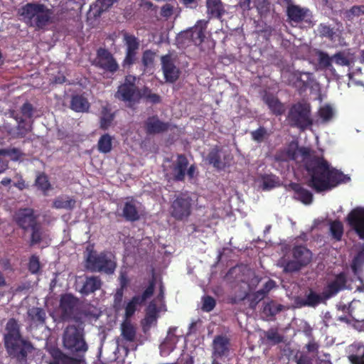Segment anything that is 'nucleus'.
<instances>
[{
  "label": "nucleus",
  "instance_id": "1",
  "mask_svg": "<svg viewBox=\"0 0 364 364\" xmlns=\"http://www.w3.org/2000/svg\"><path fill=\"white\" fill-rule=\"evenodd\" d=\"M277 160H294L303 162L309 175V186L317 192L328 191L341 183L350 181V177L330 166L323 157L315 156L309 149L299 148L295 142L290 143L284 151L276 156Z\"/></svg>",
  "mask_w": 364,
  "mask_h": 364
},
{
  "label": "nucleus",
  "instance_id": "2",
  "mask_svg": "<svg viewBox=\"0 0 364 364\" xmlns=\"http://www.w3.org/2000/svg\"><path fill=\"white\" fill-rule=\"evenodd\" d=\"M22 20L29 26L42 29L52 22L53 11L39 2L28 3L19 9Z\"/></svg>",
  "mask_w": 364,
  "mask_h": 364
},
{
  "label": "nucleus",
  "instance_id": "3",
  "mask_svg": "<svg viewBox=\"0 0 364 364\" xmlns=\"http://www.w3.org/2000/svg\"><path fill=\"white\" fill-rule=\"evenodd\" d=\"M4 343L9 354L18 358H24L31 348L30 343L22 339L19 326L13 318L6 323Z\"/></svg>",
  "mask_w": 364,
  "mask_h": 364
},
{
  "label": "nucleus",
  "instance_id": "4",
  "mask_svg": "<svg viewBox=\"0 0 364 364\" xmlns=\"http://www.w3.org/2000/svg\"><path fill=\"white\" fill-rule=\"evenodd\" d=\"M135 77L134 76H127L124 82L121 85L115 97L132 106L133 103L137 102L141 97L146 98L152 102L159 101V95L151 93V90L145 87L141 93L134 85Z\"/></svg>",
  "mask_w": 364,
  "mask_h": 364
},
{
  "label": "nucleus",
  "instance_id": "5",
  "mask_svg": "<svg viewBox=\"0 0 364 364\" xmlns=\"http://www.w3.org/2000/svg\"><path fill=\"white\" fill-rule=\"evenodd\" d=\"M85 267L92 272L112 274L116 268V261L112 253H98L92 246H88L85 252Z\"/></svg>",
  "mask_w": 364,
  "mask_h": 364
},
{
  "label": "nucleus",
  "instance_id": "6",
  "mask_svg": "<svg viewBox=\"0 0 364 364\" xmlns=\"http://www.w3.org/2000/svg\"><path fill=\"white\" fill-rule=\"evenodd\" d=\"M311 259V252L305 247L297 246L293 250L292 259L284 257L278 261L277 264L282 267L285 272H293L308 264Z\"/></svg>",
  "mask_w": 364,
  "mask_h": 364
},
{
  "label": "nucleus",
  "instance_id": "7",
  "mask_svg": "<svg viewBox=\"0 0 364 364\" xmlns=\"http://www.w3.org/2000/svg\"><path fill=\"white\" fill-rule=\"evenodd\" d=\"M157 287L159 288L158 296L149 303L146 311V316L142 321L143 329L145 332L156 326L159 314L166 311L164 302V287L161 282H159Z\"/></svg>",
  "mask_w": 364,
  "mask_h": 364
},
{
  "label": "nucleus",
  "instance_id": "8",
  "mask_svg": "<svg viewBox=\"0 0 364 364\" xmlns=\"http://www.w3.org/2000/svg\"><path fill=\"white\" fill-rule=\"evenodd\" d=\"M63 345L65 348L73 353H84L87 350L82 329L75 326H69L66 328L63 336Z\"/></svg>",
  "mask_w": 364,
  "mask_h": 364
},
{
  "label": "nucleus",
  "instance_id": "9",
  "mask_svg": "<svg viewBox=\"0 0 364 364\" xmlns=\"http://www.w3.org/2000/svg\"><path fill=\"white\" fill-rule=\"evenodd\" d=\"M15 220L23 230L31 229L32 230V243L40 242L41 232L39 227L36 225V217L32 209L25 208L19 210L15 215Z\"/></svg>",
  "mask_w": 364,
  "mask_h": 364
},
{
  "label": "nucleus",
  "instance_id": "10",
  "mask_svg": "<svg viewBox=\"0 0 364 364\" xmlns=\"http://www.w3.org/2000/svg\"><path fill=\"white\" fill-rule=\"evenodd\" d=\"M289 120L297 127L304 129L312 124L310 117V105L307 103H298L294 105L289 114Z\"/></svg>",
  "mask_w": 364,
  "mask_h": 364
},
{
  "label": "nucleus",
  "instance_id": "11",
  "mask_svg": "<svg viewBox=\"0 0 364 364\" xmlns=\"http://www.w3.org/2000/svg\"><path fill=\"white\" fill-rule=\"evenodd\" d=\"M191 199L187 194H181L172 202L171 215L177 220L188 218L191 213Z\"/></svg>",
  "mask_w": 364,
  "mask_h": 364
},
{
  "label": "nucleus",
  "instance_id": "12",
  "mask_svg": "<svg viewBox=\"0 0 364 364\" xmlns=\"http://www.w3.org/2000/svg\"><path fill=\"white\" fill-rule=\"evenodd\" d=\"M159 280H157L156 278H152L149 286L144 291L142 296H134L132 300H130L126 305L125 307V320H129V318L134 314L136 309L139 305L142 304L146 299H147L154 292V289L158 287Z\"/></svg>",
  "mask_w": 364,
  "mask_h": 364
},
{
  "label": "nucleus",
  "instance_id": "13",
  "mask_svg": "<svg viewBox=\"0 0 364 364\" xmlns=\"http://www.w3.org/2000/svg\"><path fill=\"white\" fill-rule=\"evenodd\" d=\"M351 282L352 281L347 279L346 273H340L336 275L334 280L327 286L324 292L326 294L325 297L329 298L342 289H353V287L351 286Z\"/></svg>",
  "mask_w": 364,
  "mask_h": 364
},
{
  "label": "nucleus",
  "instance_id": "14",
  "mask_svg": "<svg viewBox=\"0 0 364 364\" xmlns=\"http://www.w3.org/2000/svg\"><path fill=\"white\" fill-rule=\"evenodd\" d=\"M348 221L359 237L364 240V208H356L348 215Z\"/></svg>",
  "mask_w": 364,
  "mask_h": 364
},
{
  "label": "nucleus",
  "instance_id": "15",
  "mask_svg": "<svg viewBox=\"0 0 364 364\" xmlns=\"http://www.w3.org/2000/svg\"><path fill=\"white\" fill-rule=\"evenodd\" d=\"M96 64L106 71L114 73L119 68V65L113 56L105 49H99L96 59Z\"/></svg>",
  "mask_w": 364,
  "mask_h": 364
},
{
  "label": "nucleus",
  "instance_id": "16",
  "mask_svg": "<svg viewBox=\"0 0 364 364\" xmlns=\"http://www.w3.org/2000/svg\"><path fill=\"white\" fill-rule=\"evenodd\" d=\"M124 42L127 46L126 57L124 60V65H132L139 47V40L133 35L124 33Z\"/></svg>",
  "mask_w": 364,
  "mask_h": 364
},
{
  "label": "nucleus",
  "instance_id": "17",
  "mask_svg": "<svg viewBox=\"0 0 364 364\" xmlns=\"http://www.w3.org/2000/svg\"><path fill=\"white\" fill-rule=\"evenodd\" d=\"M162 70L166 82H173L179 77V69L175 65L170 55L161 57Z\"/></svg>",
  "mask_w": 364,
  "mask_h": 364
},
{
  "label": "nucleus",
  "instance_id": "18",
  "mask_svg": "<svg viewBox=\"0 0 364 364\" xmlns=\"http://www.w3.org/2000/svg\"><path fill=\"white\" fill-rule=\"evenodd\" d=\"M287 15L289 19L295 23L304 22L310 25L311 14L304 8L296 5H289L287 8Z\"/></svg>",
  "mask_w": 364,
  "mask_h": 364
},
{
  "label": "nucleus",
  "instance_id": "19",
  "mask_svg": "<svg viewBox=\"0 0 364 364\" xmlns=\"http://www.w3.org/2000/svg\"><path fill=\"white\" fill-rule=\"evenodd\" d=\"M364 264V247H362L357 255L353 257L351 269L353 274L357 277L360 284L356 286V291L364 292V283L361 278L362 267Z\"/></svg>",
  "mask_w": 364,
  "mask_h": 364
},
{
  "label": "nucleus",
  "instance_id": "20",
  "mask_svg": "<svg viewBox=\"0 0 364 364\" xmlns=\"http://www.w3.org/2000/svg\"><path fill=\"white\" fill-rule=\"evenodd\" d=\"M141 205L133 198H127L122 208L123 216L129 221H135L139 218Z\"/></svg>",
  "mask_w": 364,
  "mask_h": 364
},
{
  "label": "nucleus",
  "instance_id": "21",
  "mask_svg": "<svg viewBox=\"0 0 364 364\" xmlns=\"http://www.w3.org/2000/svg\"><path fill=\"white\" fill-rule=\"evenodd\" d=\"M348 358L352 364H364V345L355 342L348 347Z\"/></svg>",
  "mask_w": 364,
  "mask_h": 364
},
{
  "label": "nucleus",
  "instance_id": "22",
  "mask_svg": "<svg viewBox=\"0 0 364 364\" xmlns=\"http://www.w3.org/2000/svg\"><path fill=\"white\" fill-rule=\"evenodd\" d=\"M228 344L229 341L226 337L220 336L215 337L213 342L212 358L217 360V358L226 355L229 350Z\"/></svg>",
  "mask_w": 364,
  "mask_h": 364
},
{
  "label": "nucleus",
  "instance_id": "23",
  "mask_svg": "<svg viewBox=\"0 0 364 364\" xmlns=\"http://www.w3.org/2000/svg\"><path fill=\"white\" fill-rule=\"evenodd\" d=\"M27 320L31 328L43 325L46 320V312L41 308L33 307L27 312Z\"/></svg>",
  "mask_w": 364,
  "mask_h": 364
},
{
  "label": "nucleus",
  "instance_id": "24",
  "mask_svg": "<svg viewBox=\"0 0 364 364\" xmlns=\"http://www.w3.org/2000/svg\"><path fill=\"white\" fill-rule=\"evenodd\" d=\"M207 21L199 20L191 29V39L196 45H200L205 38V31L207 28Z\"/></svg>",
  "mask_w": 364,
  "mask_h": 364
},
{
  "label": "nucleus",
  "instance_id": "25",
  "mask_svg": "<svg viewBox=\"0 0 364 364\" xmlns=\"http://www.w3.org/2000/svg\"><path fill=\"white\" fill-rule=\"evenodd\" d=\"M171 331V328L166 338L160 346V353L162 356L169 355L174 350L178 341L176 336L172 333Z\"/></svg>",
  "mask_w": 364,
  "mask_h": 364
},
{
  "label": "nucleus",
  "instance_id": "26",
  "mask_svg": "<svg viewBox=\"0 0 364 364\" xmlns=\"http://www.w3.org/2000/svg\"><path fill=\"white\" fill-rule=\"evenodd\" d=\"M291 189L294 191V197L304 204H310L312 202L313 196L311 192L303 188L298 183H291Z\"/></svg>",
  "mask_w": 364,
  "mask_h": 364
},
{
  "label": "nucleus",
  "instance_id": "27",
  "mask_svg": "<svg viewBox=\"0 0 364 364\" xmlns=\"http://www.w3.org/2000/svg\"><path fill=\"white\" fill-rule=\"evenodd\" d=\"M264 101L269 109L275 114H282L285 111L284 105L273 95H265L264 96Z\"/></svg>",
  "mask_w": 364,
  "mask_h": 364
},
{
  "label": "nucleus",
  "instance_id": "28",
  "mask_svg": "<svg viewBox=\"0 0 364 364\" xmlns=\"http://www.w3.org/2000/svg\"><path fill=\"white\" fill-rule=\"evenodd\" d=\"M317 53L319 66L325 69L332 77H337L336 70L331 64L333 57L330 58L326 53L321 51H318Z\"/></svg>",
  "mask_w": 364,
  "mask_h": 364
},
{
  "label": "nucleus",
  "instance_id": "29",
  "mask_svg": "<svg viewBox=\"0 0 364 364\" xmlns=\"http://www.w3.org/2000/svg\"><path fill=\"white\" fill-rule=\"evenodd\" d=\"M208 14L211 16L220 18L225 12L224 6L220 0H207Z\"/></svg>",
  "mask_w": 364,
  "mask_h": 364
},
{
  "label": "nucleus",
  "instance_id": "30",
  "mask_svg": "<svg viewBox=\"0 0 364 364\" xmlns=\"http://www.w3.org/2000/svg\"><path fill=\"white\" fill-rule=\"evenodd\" d=\"M343 18L349 21H357L364 16V6H353L343 12Z\"/></svg>",
  "mask_w": 364,
  "mask_h": 364
},
{
  "label": "nucleus",
  "instance_id": "31",
  "mask_svg": "<svg viewBox=\"0 0 364 364\" xmlns=\"http://www.w3.org/2000/svg\"><path fill=\"white\" fill-rule=\"evenodd\" d=\"M146 131L149 134L159 133L166 129L167 124L156 117H150L146 122Z\"/></svg>",
  "mask_w": 364,
  "mask_h": 364
},
{
  "label": "nucleus",
  "instance_id": "32",
  "mask_svg": "<svg viewBox=\"0 0 364 364\" xmlns=\"http://www.w3.org/2000/svg\"><path fill=\"white\" fill-rule=\"evenodd\" d=\"M75 305L76 300L73 296L70 294L63 296L60 299V309L63 312V316H68L72 313Z\"/></svg>",
  "mask_w": 364,
  "mask_h": 364
},
{
  "label": "nucleus",
  "instance_id": "33",
  "mask_svg": "<svg viewBox=\"0 0 364 364\" xmlns=\"http://www.w3.org/2000/svg\"><path fill=\"white\" fill-rule=\"evenodd\" d=\"M188 166V161L183 156L178 157L176 165L174 168V178L177 181H182L186 174V170Z\"/></svg>",
  "mask_w": 364,
  "mask_h": 364
},
{
  "label": "nucleus",
  "instance_id": "34",
  "mask_svg": "<svg viewBox=\"0 0 364 364\" xmlns=\"http://www.w3.org/2000/svg\"><path fill=\"white\" fill-rule=\"evenodd\" d=\"M90 107L87 99L81 95L73 96L71 100V108L75 112H84L88 110Z\"/></svg>",
  "mask_w": 364,
  "mask_h": 364
},
{
  "label": "nucleus",
  "instance_id": "35",
  "mask_svg": "<svg viewBox=\"0 0 364 364\" xmlns=\"http://www.w3.org/2000/svg\"><path fill=\"white\" fill-rule=\"evenodd\" d=\"M101 287V281L97 277H91L87 278L82 288L81 289V293L84 294H88L94 292L99 289Z\"/></svg>",
  "mask_w": 364,
  "mask_h": 364
},
{
  "label": "nucleus",
  "instance_id": "36",
  "mask_svg": "<svg viewBox=\"0 0 364 364\" xmlns=\"http://www.w3.org/2000/svg\"><path fill=\"white\" fill-rule=\"evenodd\" d=\"M50 354L53 357V360L50 364H75V361L70 357H68L62 353L58 349H52Z\"/></svg>",
  "mask_w": 364,
  "mask_h": 364
},
{
  "label": "nucleus",
  "instance_id": "37",
  "mask_svg": "<svg viewBox=\"0 0 364 364\" xmlns=\"http://www.w3.org/2000/svg\"><path fill=\"white\" fill-rule=\"evenodd\" d=\"M122 336L127 341H133L136 336V329L129 320L122 324Z\"/></svg>",
  "mask_w": 364,
  "mask_h": 364
},
{
  "label": "nucleus",
  "instance_id": "38",
  "mask_svg": "<svg viewBox=\"0 0 364 364\" xmlns=\"http://www.w3.org/2000/svg\"><path fill=\"white\" fill-rule=\"evenodd\" d=\"M114 115L111 113V110L108 106H105L102 109L100 117V127L104 129H107L110 127L113 121Z\"/></svg>",
  "mask_w": 364,
  "mask_h": 364
},
{
  "label": "nucleus",
  "instance_id": "39",
  "mask_svg": "<svg viewBox=\"0 0 364 364\" xmlns=\"http://www.w3.org/2000/svg\"><path fill=\"white\" fill-rule=\"evenodd\" d=\"M334 114L333 109L328 105L321 107L318 112V115L322 123L330 122L333 119Z\"/></svg>",
  "mask_w": 364,
  "mask_h": 364
},
{
  "label": "nucleus",
  "instance_id": "40",
  "mask_svg": "<svg viewBox=\"0 0 364 364\" xmlns=\"http://www.w3.org/2000/svg\"><path fill=\"white\" fill-rule=\"evenodd\" d=\"M296 74H301V72L285 71L282 73V76L284 80H285L288 83L291 84L298 88H301V83H300L299 77L296 76Z\"/></svg>",
  "mask_w": 364,
  "mask_h": 364
},
{
  "label": "nucleus",
  "instance_id": "41",
  "mask_svg": "<svg viewBox=\"0 0 364 364\" xmlns=\"http://www.w3.org/2000/svg\"><path fill=\"white\" fill-rule=\"evenodd\" d=\"M112 138L109 134L102 135L98 141V149L100 152L108 153L112 149Z\"/></svg>",
  "mask_w": 364,
  "mask_h": 364
},
{
  "label": "nucleus",
  "instance_id": "42",
  "mask_svg": "<svg viewBox=\"0 0 364 364\" xmlns=\"http://www.w3.org/2000/svg\"><path fill=\"white\" fill-rule=\"evenodd\" d=\"M75 201L68 197H60L53 203L56 208L71 209L75 206Z\"/></svg>",
  "mask_w": 364,
  "mask_h": 364
},
{
  "label": "nucleus",
  "instance_id": "43",
  "mask_svg": "<svg viewBox=\"0 0 364 364\" xmlns=\"http://www.w3.org/2000/svg\"><path fill=\"white\" fill-rule=\"evenodd\" d=\"M330 231L331 235L336 240H340L342 237L343 232V225L339 221H333L331 223Z\"/></svg>",
  "mask_w": 364,
  "mask_h": 364
},
{
  "label": "nucleus",
  "instance_id": "44",
  "mask_svg": "<svg viewBox=\"0 0 364 364\" xmlns=\"http://www.w3.org/2000/svg\"><path fill=\"white\" fill-rule=\"evenodd\" d=\"M283 309V306L279 304H277L274 301H271L270 303L267 304L263 309V312L267 316H274L281 311Z\"/></svg>",
  "mask_w": 364,
  "mask_h": 364
},
{
  "label": "nucleus",
  "instance_id": "45",
  "mask_svg": "<svg viewBox=\"0 0 364 364\" xmlns=\"http://www.w3.org/2000/svg\"><path fill=\"white\" fill-rule=\"evenodd\" d=\"M1 153L4 154L8 160L17 161L21 156V152L16 148H9L1 149Z\"/></svg>",
  "mask_w": 364,
  "mask_h": 364
},
{
  "label": "nucleus",
  "instance_id": "46",
  "mask_svg": "<svg viewBox=\"0 0 364 364\" xmlns=\"http://www.w3.org/2000/svg\"><path fill=\"white\" fill-rule=\"evenodd\" d=\"M322 300L321 295L311 291L306 297V304L308 306H315L318 305Z\"/></svg>",
  "mask_w": 364,
  "mask_h": 364
},
{
  "label": "nucleus",
  "instance_id": "47",
  "mask_svg": "<svg viewBox=\"0 0 364 364\" xmlns=\"http://www.w3.org/2000/svg\"><path fill=\"white\" fill-rule=\"evenodd\" d=\"M36 186L43 192H46L50 188V183L47 176L44 174L39 175L36 180Z\"/></svg>",
  "mask_w": 364,
  "mask_h": 364
},
{
  "label": "nucleus",
  "instance_id": "48",
  "mask_svg": "<svg viewBox=\"0 0 364 364\" xmlns=\"http://www.w3.org/2000/svg\"><path fill=\"white\" fill-rule=\"evenodd\" d=\"M335 63L340 65H350V64L353 62V60L346 56L343 53H338L335 54L333 56Z\"/></svg>",
  "mask_w": 364,
  "mask_h": 364
},
{
  "label": "nucleus",
  "instance_id": "49",
  "mask_svg": "<svg viewBox=\"0 0 364 364\" xmlns=\"http://www.w3.org/2000/svg\"><path fill=\"white\" fill-rule=\"evenodd\" d=\"M220 154L218 151H213L208 155V161L210 164H212L215 167L221 168L223 167L222 163L220 161Z\"/></svg>",
  "mask_w": 364,
  "mask_h": 364
},
{
  "label": "nucleus",
  "instance_id": "50",
  "mask_svg": "<svg viewBox=\"0 0 364 364\" xmlns=\"http://www.w3.org/2000/svg\"><path fill=\"white\" fill-rule=\"evenodd\" d=\"M215 306V301L210 296H205L203 299V310L209 312L213 309Z\"/></svg>",
  "mask_w": 364,
  "mask_h": 364
},
{
  "label": "nucleus",
  "instance_id": "51",
  "mask_svg": "<svg viewBox=\"0 0 364 364\" xmlns=\"http://www.w3.org/2000/svg\"><path fill=\"white\" fill-rule=\"evenodd\" d=\"M116 0H97L96 6H97L99 13L107 10L113 5Z\"/></svg>",
  "mask_w": 364,
  "mask_h": 364
},
{
  "label": "nucleus",
  "instance_id": "52",
  "mask_svg": "<svg viewBox=\"0 0 364 364\" xmlns=\"http://www.w3.org/2000/svg\"><path fill=\"white\" fill-rule=\"evenodd\" d=\"M266 336L267 339L273 343H278L282 340V336L274 329L269 330L266 333Z\"/></svg>",
  "mask_w": 364,
  "mask_h": 364
},
{
  "label": "nucleus",
  "instance_id": "53",
  "mask_svg": "<svg viewBox=\"0 0 364 364\" xmlns=\"http://www.w3.org/2000/svg\"><path fill=\"white\" fill-rule=\"evenodd\" d=\"M155 53L151 50H146L142 57V62L144 66L149 67L152 65L154 60Z\"/></svg>",
  "mask_w": 364,
  "mask_h": 364
},
{
  "label": "nucleus",
  "instance_id": "54",
  "mask_svg": "<svg viewBox=\"0 0 364 364\" xmlns=\"http://www.w3.org/2000/svg\"><path fill=\"white\" fill-rule=\"evenodd\" d=\"M267 134V130L263 127H259L258 129L252 132V139L256 141H262Z\"/></svg>",
  "mask_w": 364,
  "mask_h": 364
},
{
  "label": "nucleus",
  "instance_id": "55",
  "mask_svg": "<svg viewBox=\"0 0 364 364\" xmlns=\"http://www.w3.org/2000/svg\"><path fill=\"white\" fill-rule=\"evenodd\" d=\"M29 270L33 273H37L40 269V262L38 258L36 256H32L29 261L28 265Z\"/></svg>",
  "mask_w": 364,
  "mask_h": 364
},
{
  "label": "nucleus",
  "instance_id": "56",
  "mask_svg": "<svg viewBox=\"0 0 364 364\" xmlns=\"http://www.w3.org/2000/svg\"><path fill=\"white\" fill-rule=\"evenodd\" d=\"M296 76L299 77L300 83H301V88L306 86L309 82L311 80L312 74L310 73H301V74H296Z\"/></svg>",
  "mask_w": 364,
  "mask_h": 364
},
{
  "label": "nucleus",
  "instance_id": "57",
  "mask_svg": "<svg viewBox=\"0 0 364 364\" xmlns=\"http://www.w3.org/2000/svg\"><path fill=\"white\" fill-rule=\"evenodd\" d=\"M267 294V291H264L263 289L257 291L253 295V298L252 299L251 301V306L254 307L258 301H261L264 298Z\"/></svg>",
  "mask_w": 364,
  "mask_h": 364
},
{
  "label": "nucleus",
  "instance_id": "58",
  "mask_svg": "<svg viewBox=\"0 0 364 364\" xmlns=\"http://www.w3.org/2000/svg\"><path fill=\"white\" fill-rule=\"evenodd\" d=\"M33 107L32 105L29 103H25L22 108L21 112L23 115L26 117L31 118L32 117Z\"/></svg>",
  "mask_w": 364,
  "mask_h": 364
},
{
  "label": "nucleus",
  "instance_id": "59",
  "mask_svg": "<svg viewBox=\"0 0 364 364\" xmlns=\"http://www.w3.org/2000/svg\"><path fill=\"white\" fill-rule=\"evenodd\" d=\"M275 181L272 177H267L263 180L262 188L269 190L274 186Z\"/></svg>",
  "mask_w": 364,
  "mask_h": 364
},
{
  "label": "nucleus",
  "instance_id": "60",
  "mask_svg": "<svg viewBox=\"0 0 364 364\" xmlns=\"http://www.w3.org/2000/svg\"><path fill=\"white\" fill-rule=\"evenodd\" d=\"M173 9V6H171V4H165L161 8V14L164 17H169L172 14Z\"/></svg>",
  "mask_w": 364,
  "mask_h": 364
},
{
  "label": "nucleus",
  "instance_id": "61",
  "mask_svg": "<svg viewBox=\"0 0 364 364\" xmlns=\"http://www.w3.org/2000/svg\"><path fill=\"white\" fill-rule=\"evenodd\" d=\"M306 348L309 352H316L318 350V345L314 340H311L306 345Z\"/></svg>",
  "mask_w": 364,
  "mask_h": 364
},
{
  "label": "nucleus",
  "instance_id": "62",
  "mask_svg": "<svg viewBox=\"0 0 364 364\" xmlns=\"http://www.w3.org/2000/svg\"><path fill=\"white\" fill-rule=\"evenodd\" d=\"M18 128H19L20 130L21 129H23L24 130L23 132H21V134H24V132H26L28 130H30L31 124H30V123H26L23 121H21L18 123Z\"/></svg>",
  "mask_w": 364,
  "mask_h": 364
},
{
  "label": "nucleus",
  "instance_id": "63",
  "mask_svg": "<svg viewBox=\"0 0 364 364\" xmlns=\"http://www.w3.org/2000/svg\"><path fill=\"white\" fill-rule=\"evenodd\" d=\"M320 33L323 36H331L332 34V30L327 26L321 25Z\"/></svg>",
  "mask_w": 364,
  "mask_h": 364
},
{
  "label": "nucleus",
  "instance_id": "64",
  "mask_svg": "<svg viewBox=\"0 0 364 364\" xmlns=\"http://www.w3.org/2000/svg\"><path fill=\"white\" fill-rule=\"evenodd\" d=\"M295 306L297 308L307 306V304H306V298L296 297L295 299Z\"/></svg>",
  "mask_w": 364,
  "mask_h": 364
}]
</instances>
